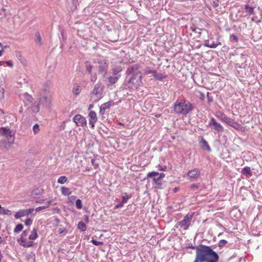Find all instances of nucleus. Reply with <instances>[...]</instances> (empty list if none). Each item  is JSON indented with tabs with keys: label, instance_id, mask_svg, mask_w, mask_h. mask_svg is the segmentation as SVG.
<instances>
[{
	"label": "nucleus",
	"instance_id": "f257e3e1",
	"mask_svg": "<svg viewBox=\"0 0 262 262\" xmlns=\"http://www.w3.org/2000/svg\"><path fill=\"white\" fill-rule=\"evenodd\" d=\"M219 259L218 254L210 247L201 245L197 249L193 262H217Z\"/></svg>",
	"mask_w": 262,
	"mask_h": 262
},
{
	"label": "nucleus",
	"instance_id": "f03ea898",
	"mask_svg": "<svg viewBox=\"0 0 262 262\" xmlns=\"http://www.w3.org/2000/svg\"><path fill=\"white\" fill-rule=\"evenodd\" d=\"M193 108L192 104L185 100H177L173 105L174 112L178 114L186 115Z\"/></svg>",
	"mask_w": 262,
	"mask_h": 262
},
{
	"label": "nucleus",
	"instance_id": "7ed1b4c3",
	"mask_svg": "<svg viewBox=\"0 0 262 262\" xmlns=\"http://www.w3.org/2000/svg\"><path fill=\"white\" fill-rule=\"evenodd\" d=\"M142 74L137 71L132 75L131 77L127 81L126 86L129 89H137L142 83Z\"/></svg>",
	"mask_w": 262,
	"mask_h": 262
},
{
	"label": "nucleus",
	"instance_id": "20e7f679",
	"mask_svg": "<svg viewBox=\"0 0 262 262\" xmlns=\"http://www.w3.org/2000/svg\"><path fill=\"white\" fill-rule=\"evenodd\" d=\"M104 86L101 83H97L91 93V100L97 102L103 97Z\"/></svg>",
	"mask_w": 262,
	"mask_h": 262
},
{
	"label": "nucleus",
	"instance_id": "39448f33",
	"mask_svg": "<svg viewBox=\"0 0 262 262\" xmlns=\"http://www.w3.org/2000/svg\"><path fill=\"white\" fill-rule=\"evenodd\" d=\"M0 135L7 139L9 145L13 143L14 141V132L8 127H2L0 128Z\"/></svg>",
	"mask_w": 262,
	"mask_h": 262
},
{
	"label": "nucleus",
	"instance_id": "423d86ee",
	"mask_svg": "<svg viewBox=\"0 0 262 262\" xmlns=\"http://www.w3.org/2000/svg\"><path fill=\"white\" fill-rule=\"evenodd\" d=\"M194 213L192 212L188 213L181 221L178 222L175 225V228H178L180 226L184 230H187L190 225L191 221L193 217Z\"/></svg>",
	"mask_w": 262,
	"mask_h": 262
},
{
	"label": "nucleus",
	"instance_id": "0eeeda50",
	"mask_svg": "<svg viewBox=\"0 0 262 262\" xmlns=\"http://www.w3.org/2000/svg\"><path fill=\"white\" fill-rule=\"evenodd\" d=\"M40 96L41 97L39 99V103L45 104L46 106L49 107L51 103L50 95L46 89L41 92Z\"/></svg>",
	"mask_w": 262,
	"mask_h": 262
},
{
	"label": "nucleus",
	"instance_id": "6e6552de",
	"mask_svg": "<svg viewBox=\"0 0 262 262\" xmlns=\"http://www.w3.org/2000/svg\"><path fill=\"white\" fill-rule=\"evenodd\" d=\"M147 177L148 178L153 177V180L154 182L157 185V187L158 188H162V179L160 178L159 177V173L156 171H152L151 172H149Z\"/></svg>",
	"mask_w": 262,
	"mask_h": 262
},
{
	"label": "nucleus",
	"instance_id": "1a4fd4ad",
	"mask_svg": "<svg viewBox=\"0 0 262 262\" xmlns=\"http://www.w3.org/2000/svg\"><path fill=\"white\" fill-rule=\"evenodd\" d=\"M73 121L77 124L78 126H84L86 125V121L85 118L80 115L77 114L75 115L73 117Z\"/></svg>",
	"mask_w": 262,
	"mask_h": 262
},
{
	"label": "nucleus",
	"instance_id": "9d476101",
	"mask_svg": "<svg viewBox=\"0 0 262 262\" xmlns=\"http://www.w3.org/2000/svg\"><path fill=\"white\" fill-rule=\"evenodd\" d=\"M98 63L99 64V73L105 76L108 69V63L104 60H100Z\"/></svg>",
	"mask_w": 262,
	"mask_h": 262
},
{
	"label": "nucleus",
	"instance_id": "9b49d317",
	"mask_svg": "<svg viewBox=\"0 0 262 262\" xmlns=\"http://www.w3.org/2000/svg\"><path fill=\"white\" fill-rule=\"evenodd\" d=\"M33 208H30L29 209H22L16 212L14 215L15 219H18L22 217L27 216L29 214H31L33 211Z\"/></svg>",
	"mask_w": 262,
	"mask_h": 262
},
{
	"label": "nucleus",
	"instance_id": "f8f14e48",
	"mask_svg": "<svg viewBox=\"0 0 262 262\" xmlns=\"http://www.w3.org/2000/svg\"><path fill=\"white\" fill-rule=\"evenodd\" d=\"M140 68V64H134L133 65H131L129 66L126 71V74L127 75H133L134 73H136L137 72V71Z\"/></svg>",
	"mask_w": 262,
	"mask_h": 262
},
{
	"label": "nucleus",
	"instance_id": "ddd939ff",
	"mask_svg": "<svg viewBox=\"0 0 262 262\" xmlns=\"http://www.w3.org/2000/svg\"><path fill=\"white\" fill-rule=\"evenodd\" d=\"M220 38L218 37L215 41H213L212 42H210L209 40H206L204 43V46L209 47L210 48H215L218 46L221 45L222 43L220 41Z\"/></svg>",
	"mask_w": 262,
	"mask_h": 262
},
{
	"label": "nucleus",
	"instance_id": "4468645a",
	"mask_svg": "<svg viewBox=\"0 0 262 262\" xmlns=\"http://www.w3.org/2000/svg\"><path fill=\"white\" fill-rule=\"evenodd\" d=\"M200 175V171L198 168H194L191 170H189L187 173V176L190 179H196Z\"/></svg>",
	"mask_w": 262,
	"mask_h": 262
},
{
	"label": "nucleus",
	"instance_id": "2eb2a0df",
	"mask_svg": "<svg viewBox=\"0 0 262 262\" xmlns=\"http://www.w3.org/2000/svg\"><path fill=\"white\" fill-rule=\"evenodd\" d=\"M20 99L25 103H30L33 100V98L28 93H24L20 95Z\"/></svg>",
	"mask_w": 262,
	"mask_h": 262
},
{
	"label": "nucleus",
	"instance_id": "dca6fc26",
	"mask_svg": "<svg viewBox=\"0 0 262 262\" xmlns=\"http://www.w3.org/2000/svg\"><path fill=\"white\" fill-rule=\"evenodd\" d=\"M112 105V101L107 102L101 104L100 107L99 114L101 115H104L105 110L110 108Z\"/></svg>",
	"mask_w": 262,
	"mask_h": 262
},
{
	"label": "nucleus",
	"instance_id": "f3484780",
	"mask_svg": "<svg viewBox=\"0 0 262 262\" xmlns=\"http://www.w3.org/2000/svg\"><path fill=\"white\" fill-rule=\"evenodd\" d=\"M89 116L90 118L89 123L93 127L97 121L96 113L94 111H91L89 114Z\"/></svg>",
	"mask_w": 262,
	"mask_h": 262
},
{
	"label": "nucleus",
	"instance_id": "a211bd4d",
	"mask_svg": "<svg viewBox=\"0 0 262 262\" xmlns=\"http://www.w3.org/2000/svg\"><path fill=\"white\" fill-rule=\"evenodd\" d=\"M43 192V190L40 188H36L33 189L31 192L32 196L34 198H38Z\"/></svg>",
	"mask_w": 262,
	"mask_h": 262
},
{
	"label": "nucleus",
	"instance_id": "6ab92c4d",
	"mask_svg": "<svg viewBox=\"0 0 262 262\" xmlns=\"http://www.w3.org/2000/svg\"><path fill=\"white\" fill-rule=\"evenodd\" d=\"M200 143L201 144V147L203 149L206 150L208 151H210L211 148L205 139L202 138L200 142Z\"/></svg>",
	"mask_w": 262,
	"mask_h": 262
},
{
	"label": "nucleus",
	"instance_id": "aec40b11",
	"mask_svg": "<svg viewBox=\"0 0 262 262\" xmlns=\"http://www.w3.org/2000/svg\"><path fill=\"white\" fill-rule=\"evenodd\" d=\"M38 236L37 230L36 228H34L29 235V239L30 240H34L38 237Z\"/></svg>",
	"mask_w": 262,
	"mask_h": 262
},
{
	"label": "nucleus",
	"instance_id": "412c9836",
	"mask_svg": "<svg viewBox=\"0 0 262 262\" xmlns=\"http://www.w3.org/2000/svg\"><path fill=\"white\" fill-rule=\"evenodd\" d=\"M222 121L226 124H227L228 125H230L231 123H232L233 119L228 117L226 115H222Z\"/></svg>",
	"mask_w": 262,
	"mask_h": 262
},
{
	"label": "nucleus",
	"instance_id": "4be33fe9",
	"mask_svg": "<svg viewBox=\"0 0 262 262\" xmlns=\"http://www.w3.org/2000/svg\"><path fill=\"white\" fill-rule=\"evenodd\" d=\"M153 76L155 78V79H156V80H160V81L165 79L167 77V76L165 75H163L161 73H157L156 72L153 75Z\"/></svg>",
	"mask_w": 262,
	"mask_h": 262
},
{
	"label": "nucleus",
	"instance_id": "5701e85b",
	"mask_svg": "<svg viewBox=\"0 0 262 262\" xmlns=\"http://www.w3.org/2000/svg\"><path fill=\"white\" fill-rule=\"evenodd\" d=\"M73 93L75 95H78L81 92V89L79 88L77 84H75L73 88Z\"/></svg>",
	"mask_w": 262,
	"mask_h": 262
},
{
	"label": "nucleus",
	"instance_id": "b1692460",
	"mask_svg": "<svg viewBox=\"0 0 262 262\" xmlns=\"http://www.w3.org/2000/svg\"><path fill=\"white\" fill-rule=\"evenodd\" d=\"M120 77V75L117 76H111L108 78V81L111 84H114L117 82Z\"/></svg>",
	"mask_w": 262,
	"mask_h": 262
},
{
	"label": "nucleus",
	"instance_id": "393cba45",
	"mask_svg": "<svg viewBox=\"0 0 262 262\" xmlns=\"http://www.w3.org/2000/svg\"><path fill=\"white\" fill-rule=\"evenodd\" d=\"M242 174L243 175H250L251 174V169L250 167L246 166L244 167L242 170Z\"/></svg>",
	"mask_w": 262,
	"mask_h": 262
},
{
	"label": "nucleus",
	"instance_id": "a878e982",
	"mask_svg": "<svg viewBox=\"0 0 262 262\" xmlns=\"http://www.w3.org/2000/svg\"><path fill=\"white\" fill-rule=\"evenodd\" d=\"M92 69H93V66L91 65V64L90 63V62L89 61H86L85 62V69H86V71L89 74H91L92 73Z\"/></svg>",
	"mask_w": 262,
	"mask_h": 262
},
{
	"label": "nucleus",
	"instance_id": "bb28decb",
	"mask_svg": "<svg viewBox=\"0 0 262 262\" xmlns=\"http://www.w3.org/2000/svg\"><path fill=\"white\" fill-rule=\"evenodd\" d=\"M78 228L82 231L86 230V227L85 224L82 221L79 222L78 224Z\"/></svg>",
	"mask_w": 262,
	"mask_h": 262
},
{
	"label": "nucleus",
	"instance_id": "cd10ccee",
	"mask_svg": "<svg viewBox=\"0 0 262 262\" xmlns=\"http://www.w3.org/2000/svg\"><path fill=\"white\" fill-rule=\"evenodd\" d=\"M230 126H232V127H233L234 128H235L236 129H239L242 127V126H241V125L240 124L234 121V120H233L232 123H231Z\"/></svg>",
	"mask_w": 262,
	"mask_h": 262
},
{
	"label": "nucleus",
	"instance_id": "c85d7f7f",
	"mask_svg": "<svg viewBox=\"0 0 262 262\" xmlns=\"http://www.w3.org/2000/svg\"><path fill=\"white\" fill-rule=\"evenodd\" d=\"M213 126L214 129L217 132L223 131V130L222 125L218 122H216Z\"/></svg>",
	"mask_w": 262,
	"mask_h": 262
},
{
	"label": "nucleus",
	"instance_id": "c756f323",
	"mask_svg": "<svg viewBox=\"0 0 262 262\" xmlns=\"http://www.w3.org/2000/svg\"><path fill=\"white\" fill-rule=\"evenodd\" d=\"M23 227H24L22 224H17L15 226V227L14 229V232L15 233H18L23 230Z\"/></svg>",
	"mask_w": 262,
	"mask_h": 262
},
{
	"label": "nucleus",
	"instance_id": "7c9ffc66",
	"mask_svg": "<svg viewBox=\"0 0 262 262\" xmlns=\"http://www.w3.org/2000/svg\"><path fill=\"white\" fill-rule=\"evenodd\" d=\"M245 8L247 12L250 14H254V8L249 5H245Z\"/></svg>",
	"mask_w": 262,
	"mask_h": 262
},
{
	"label": "nucleus",
	"instance_id": "2f4dec72",
	"mask_svg": "<svg viewBox=\"0 0 262 262\" xmlns=\"http://www.w3.org/2000/svg\"><path fill=\"white\" fill-rule=\"evenodd\" d=\"M40 103H39V102H38L37 104H35H35H34L32 106V108H32V111H33V112H34V113H37V112H39V104H40Z\"/></svg>",
	"mask_w": 262,
	"mask_h": 262
},
{
	"label": "nucleus",
	"instance_id": "473e14b6",
	"mask_svg": "<svg viewBox=\"0 0 262 262\" xmlns=\"http://www.w3.org/2000/svg\"><path fill=\"white\" fill-rule=\"evenodd\" d=\"M50 202V201H47L46 205L42 206H40V207H37L35 209V211L36 212H38V211H40L41 210H43L44 209H46V208H48L49 207V205Z\"/></svg>",
	"mask_w": 262,
	"mask_h": 262
},
{
	"label": "nucleus",
	"instance_id": "72a5a7b5",
	"mask_svg": "<svg viewBox=\"0 0 262 262\" xmlns=\"http://www.w3.org/2000/svg\"><path fill=\"white\" fill-rule=\"evenodd\" d=\"M76 206L77 209H80L82 207V202L80 199H78L76 201Z\"/></svg>",
	"mask_w": 262,
	"mask_h": 262
},
{
	"label": "nucleus",
	"instance_id": "f704fd0d",
	"mask_svg": "<svg viewBox=\"0 0 262 262\" xmlns=\"http://www.w3.org/2000/svg\"><path fill=\"white\" fill-rule=\"evenodd\" d=\"M131 197V195H128L126 193H125L124 195L122 196V202L125 203L127 200Z\"/></svg>",
	"mask_w": 262,
	"mask_h": 262
},
{
	"label": "nucleus",
	"instance_id": "c9c22d12",
	"mask_svg": "<svg viewBox=\"0 0 262 262\" xmlns=\"http://www.w3.org/2000/svg\"><path fill=\"white\" fill-rule=\"evenodd\" d=\"M39 126L38 124H35L33 127V131L34 134H37L39 131Z\"/></svg>",
	"mask_w": 262,
	"mask_h": 262
},
{
	"label": "nucleus",
	"instance_id": "e433bc0d",
	"mask_svg": "<svg viewBox=\"0 0 262 262\" xmlns=\"http://www.w3.org/2000/svg\"><path fill=\"white\" fill-rule=\"evenodd\" d=\"M27 239L26 238L20 237V238L18 240V243L20 245L23 246V245L26 244Z\"/></svg>",
	"mask_w": 262,
	"mask_h": 262
},
{
	"label": "nucleus",
	"instance_id": "4c0bfd02",
	"mask_svg": "<svg viewBox=\"0 0 262 262\" xmlns=\"http://www.w3.org/2000/svg\"><path fill=\"white\" fill-rule=\"evenodd\" d=\"M227 243V241L225 239L220 240L218 243V246L220 248H222L225 246V245Z\"/></svg>",
	"mask_w": 262,
	"mask_h": 262
},
{
	"label": "nucleus",
	"instance_id": "58836bf2",
	"mask_svg": "<svg viewBox=\"0 0 262 262\" xmlns=\"http://www.w3.org/2000/svg\"><path fill=\"white\" fill-rule=\"evenodd\" d=\"M35 256L33 253H31L28 256V259L31 260V262H35Z\"/></svg>",
	"mask_w": 262,
	"mask_h": 262
},
{
	"label": "nucleus",
	"instance_id": "ea45409f",
	"mask_svg": "<svg viewBox=\"0 0 262 262\" xmlns=\"http://www.w3.org/2000/svg\"><path fill=\"white\" fill-rule=\"evenodd\" d=\"M36 41L39 43V45H41V38L40 34L38 32L36 33Z\"/></svg>",
	"mask_w": 262,
	"mask_h": 262
},
{
	"label": "nucleus",
	"instance_id": "a19ab883",
	"mask_svg": "<svg viewBox=\"0 0 262 262\" xmlns=\"http://www.w3.org/2000/svg\"><path fill=\"white\" fill-rule=\"evenodd\" d=\"M114 75H117L121 71V69L120 67H116L113 69Z\"/></svg>",
	"mask_w": 262,
	"mask_h": 262
},
{
	"label": "nucleus",
	"instance_id": "79ce46f5",
	"mask_svg": "<svg viewBox=\"0 0 262 262\" xmlns=\"http://www.w3.org/2000/svg\"><path fill=\"white\" fill-rule=\"evenodd\" d=\"M58 183L63 184L66 182V176H61L60 177L57 181Z\"/></svg>",
	"mask_w": 262,
	"mask_h": 262
},
{
	"label": "nucleus",
	"instance_id": "37998d69",
	"mask_svg": "<svg viewBox=\"0 0 262 262\" xmlns=\"http://www.w3.org/2000/svg\"><path fill=\"white\" fill-rule=\"evenodd\" d=\"M34 245V243L32 241H27L26 244L23 245V247H30L33 246Z\"/></svg>",
	"mask_w": 262,
	"mask_h": 262
},
{
	"label": "nucleus",
	"instance_id": "c03bdc74",
	"mask_svg": "<svg viewBox=\"0 0 262 262\" xmlns=\"http://www.w3.org/2000/svg\"><path fill=\"white\" fill-rule=\"evenodd\" d=\"M91 242L94 245H95L96 246H99L103 244V242H100V241H97L96 239H92Z\"/></svg>",
	"mask_w": 262,
	"mask_h": 262
},
{
	"label": "nucleus",
	"instance_id": "a18cd8bd",
	"mask_svg": "<svg viewBox=\"0 0 262 262\" xmlns=\"http://www.w3.org/2000/svg\"><path fill=\"white\" fill-rule=\"evenodd\" d=\"M2 213L3 214L8 215H10L11 214V211L10 210H9V209H5L4 208H3Z\"/></svg>",
	"mask_w": 262,
	"mask_h": 262
},
{
	"label": "nucleus",
	"instance_id": "49530a36",
	"mask_svg": "<svg viewBox=\"0 0 262 262\" xmlns=\"http://www.w3.org/2000/svg\"><path fill=\"white\" fill-rule=\"evenodd\" d=\"M4 97V90L2 87L0 86V100H2Z\"/></svg>",
	"mask_w": 262,
	"mask_h": 262
},
{
	"label": "nucleus",
	"instance_id": "de8ad7c7",
	"mask_svg": "<svg viewBox=\"0 0 262 262\" xmlns=\"http://www.w3.org/2000/svg\"><path fill=\"white\" fill-rule=\"evenodd\" d=\"M230 40H233L236 42H237L238 41V37L236 35H234V34H231L230 35Z\"/></svg>",
	"mask_w": 262,
	"mask_h": 262
},
{
	"label": "nucleus",
	"instance_id": "09e8293b",
	"mask_svg": "<svg viewBox=\"0 0 262 262\" xmlns=\"http://www.w3.org/2000/svg\"><path fill=\"white\" fill-rule=\"evenodd\" d=\"M216 122H217L216 121L215 119L214 118H212L208 126H214Z\"/></svg>",
	"mask_w": 262,
	"mask_h": 262
},
{
	"label": "nucleus",
	"instance_id": "8fccbe9b",
	"mask_svg": "<svg viewBox=\"0 0 262 262\" xmlns=\"http://www.w3.org/2000/svg\"><path fill=\"white\" fill-rule=\"evenodd\" d=\"M155 72H156L155 70H145L144 71V74H146V75L149 74H152L154 75Z\"/></svg>",
	"mask_w": 262,
	"mask_h": 262
},
{
	"label": "nucleus",
	"instance_id": "3c124183",
	"mask_svg": "<svg viewBox=\"0 0 262 262\" xmlns=\"http://www.w3.org/2000/svg\"><path fill=\"white\" fill-rule=\"evenodd\" d=\"M75 201V196H71L68 198V202L73 204Z\"/></svg>",
	"mask_w": 262,
	"mask_h": 262
},
{
	"label": "nucleus",
	"instance_id": "603ef678",
	"mask_svg": "<svg viewBox=\"0 0 262 262\" xmlns=\"http://www.w3.org/2000/svg\"><path fill=\"white\" fill-rule=\"evenodd\" d=\"M32 223V220L30 219H27L25 222V224L26 225V226H30L31 225V224Z\"/></svg>",
	"mask_w": 262,
	"mask_h": 262
},
{
	"label": "nucleus",
	"instance_id": "864d4df0",
	"mask_svg": "<svg viewBox=\"0 0 262 262\" xmlns=\"http://www.w3.org/2000/svg\"><path fill=\"white\" fill-rule=\"evenodd\" d=\"M97 75L96 74H94L91 75V81L92 82H95L97 80Z\"/></svg>",
	"mask_w": 262,
	"mask_h": 262
},
{
	"label": "nucleus",
	"instance_id": "5fc2aeb1",
	"mask_svg": "<svg viewBox=\"0 0 262 262\" xmlns=\"http://www.w3.org/2000/svg\"><path fill=\"white\" fill-rule=\"evenodd\" d=\"M212 6L214 8H216L219 6V1L218 0H215L213 2Z\"/></svg>",
	"mask_w": 262,
	"mask_h": 262
},
{
	"label": "nucleus",
	"instance_id": "6e6d98bb",
	"mask_svg": "<svg viewBox=\"0 0 262 262\" xmlns=\"http://www.w3.org/2000/svg\"><path fill=\"white\" fill-rule=\"evenodd\" d=\"M190 188L193 190H195L199 189V186L194 184H193L190 185Z\"/></svg>",
	"mask_w": 262,
	"mask_h": 262
},
{
	"label": "nucleus",
	"instance_id": "4d7b16f0",
	"mask_svg": "<svg viewBox=\"0 0 262 262\" xmlns=\"http://www.w3.org/2000/svg\"><path fill=\"white\" fill-rule=\"evenodd\" d=\"M158 168L160 170L165 171L167 169V167L165 165L164 166H161L158 165Z\"/></svg>",
	"mask_w": 262,
	"mask_h": 262
},
{
	"label": "nucleus",
	"instance_id": "13d9d810",
	"mask_svg": "<svg viewBox=\"0 0 262 262\" xmlns=\"http://www.w3.org/2000/svg\"><path fill=\"white\" fill-rule=\"evenodd\" d=\"M201 247V245H199V246H189L188 247V248H191V249H195L196 250V251H197V249Z\"/></svg>",
	"mask_w": 262,
	"mask_h": 262
},
{
	"label": "nucleus",
	"instance_id": "bf43d9fd",
	"mask_svg": "<svg viewBox=\"0 0 262 262\" xmlns=\"http://www.w3.org/2000/svg\"><path fill=\"white\" fill-rule=\"evenodd\" d=\"M27 234H28V231L24 230L21 234V237L25 238V237H26L27 235Z\"/></svg>",
	"mask_w": 262,
	"mask_h": 262
},
{
	"label": "nucleus",
	"instance_id": "052dcab7",
	"mask_svg": "<svg viewBox=\"0 0 262 262\" xmlns=\"http://www.w3.org/2000/svg\"><path fill=\"white\" fill-rule=\"evenodd\" d=\"M46 201H47V202L48 201L47 199H40V200L36 201V203H42L43 202H45Z\"/></svg>",
	"mask_w": 262,
	"mask_h": 262
},
{
	"label": "nucleus",
	"instance_id": "680f3d73",
	"mask_svg": "<svg viewBox=\"0 0 262 262\" xmlns=\"http://www.w3.org/2000/svg\"><path fill=\"white\" fill-rule=\"evenodd\" d=\"M6 63L8 66L10 67H12L13 66V62L10 60L6 61Z\"/></svg>",
	"mask_w": 262,
	"mask_h": 262
},
{
	"label": "nucleus",
	"instance_id": "e2e57ef3",
	"mask_svg": "<svg viewBox=\"0 0 262 262\" xmlns=\"http://www.w3.org/2000/svg\"><path fill=\"white\" fill-rule=\"evenodd\" d=\"M83 219L86 223H88L89 222V219L88 215H84L83 216Z\"/></svg>",
	"mask_w": 262,
	"mask_h": 262
},
{
	"label": "nucleus",
	"instance_id": "0e129e2a",
	"mask_svg": "<svg viewBox=\"0 0 262 262\" xmlns=\"http://www.w3.org/2000/svg\"><path fill=\"white\" fill-rule=\"evenodd\" d=\"M16 57L19 59L20 60V58H21L22 56H21V54L20 52H17L16 53Z\"/></svg>",
	"mask_w": 262,
	"mask_h": 262
},
{
	"label": "nucleus",
	"instance_id": "69168bd1",
	"mask_svg": "<svg viewBox=\"0 0 262 262\" xmlns=\"http://www.w3.org/2000/svg\"><path fill=\"white\" fill-rule=\"evenodd\" d=\"M222 115H225V114L222 113H219L217 115H216V117H218L219 119H220L222 120Z\"/></svg>",
	"mask_w": 262,
	"mask_h": 262
},
{
	"label": "nucleus",
	"instance_id": "338daca9",
	"mask_svg": "<svg viewBox=\"0 0 262 262\" xmlns=\"http://www.w3.org/2000/svg\"><path fill=\"white\" fill-rule=\"evenodd\" d=\"M123 204L124 203H123L122 202L121 203H120L119 204H117L116 206V208H119L120 207H121L123 206Z\"/></svg>",
	"mask_w": 262,
	"mask_h": 262
},
{
	"label": "nucleus",
	"instance_id": "774afa93",
	"mask_svg": "<svg viewBox=\"0 0 262 262\" xmlns=\"http://www.w3.org/2000/svg\"><path fill=\"white\" fill-rule=\"evenodd\" d=\"M61 192L64 195H66V187L64 186L61 187Z\"/></svg>",
	"mask_w": 262,
	"mask_h": 262
}]
</instances>
